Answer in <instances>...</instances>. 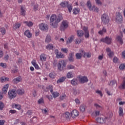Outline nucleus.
<instances>
[{
    "instance_id": "aec40b11",
    "label": "nucleus",
    "mask_w": 125,
    "mask_h": 125,
    "mask_svg": "<svg viewBox=\"0 0 125 125\" xmlns=\"http://www.w3.org/2000/svg\"><path fill=\"white\" fill-rule=\"evenodd\" d=\"M68 60L70 62H74V52H71L69 53Z\"/></svg>"
},
{
    "instance_id": "dca6fc26",
    "label": "nucleus",
    "mask_w": 125,
    "mask_h": 125,
    "mask_svg": "<svg viewBox=\"0 0 125 125\" xmlns=\"http://www.w3.org/2000/svg\"><path fill=\"white\" fill-rule=\"evenodd\" d=\"M9 85L8 84H6L4 85L2 90V94H6L7 92V89H8V87Z\"/></svg>"
},
{
    "instance_id": "58836bf2",
    "label": "nucleus",
    "mask_w": 125,
    "mask_h": 125,
    "mask_svg": "<svg viewBox=\"0 0 125 125\" xmlns=\"http://www.w3.org/2000/svg\"><path fill=\"white\" fill-rule=\"evenodd\" d=\"M107 32V30H106V28H103L102 30H100L99 31L98 33L99 35H103V34H105Z\"/></svg>"
},
{
    "instance_id": "0eeeda50",
    "label": "nucleus",
    "mask_w": 125,
    "mask_h": 125,
    "mask_svg": "<svg viewBox=\"0 0 125 125\" xmlns=\"http://www.w3.org/2000/svg\"><path fill=\"white\" fill-rule=\"evenodd\" d=\"M63 67H66V64L64 61H61L58 64V69L59 71H63Z\"/></svg>"
},
{
    "instance_id": "6ab92c4d",
    "label": "nucleus",
    "mask_w": 125,
    "mask_h": 125,
    "mask_svg": "<svg viewBox=\"0 0 125 125\" xmlns=\"http://www.w3.org/2000/svg\"><path fill=\"white\" fill-rule=\"evenodd\" d=\"M106 52L109 57L111 58L112 57L113 55H114V53L111 51V49H110V48H106Z\"/></svg>"
},
{
    "instance_id": "79ce46f5",
    "label": "nucleus",
    "mask_w": 125,
    "mask_h": 125,
    "mask_svg": "<svg viewBox=\"0 0 125 125\" xmlns=\"http://www.w3.org/2000/svg\"><path fill=\"white\" fill-rule=\"evenodd\" d=\"M76 44H80L82 42V39L81 38H77L75 40Z\"/></svg>"
},
{
    "instance_id": "49530a36",
    "label": "nucleus",
    "mask_w": 125,
    "mask_h": 125,
    "mask_svg": "<svg viewBox=\"0 0 125 125\" xmlns=\"http://www.w3.org/2000/svg\"><path fill=\"white\" fill-rule=\"evenodd\" d=\"M117 41H118V42H120L121 44H123V43H124V42L123 41V39L122 38V37H121V36H118L117 37Z\"/></svg>"
},
{
    "instance_id": "f257e3e1",
    "label": "nucleus",
    "mask_w": 125,
    "mask_h": 125,
    "mask_svg": "<svg viewBox=\"0 0 125 125\" xmlns=\"http://www.w3.org/2000/svg\"><path fill=\"white\" fill-rule=\"evenodd\" d=\"M62 20H63V17L60 15L58 17L56 15L53 14L51 15L50 19V25L54 28H57L59 26L58 23Z\"/></svg>"
},
{
    "instance_id": "ea45409f",
    "label": "nucleus",
    "mask_w": 125,
    "mask_h": 125,
    "mask_svg": "<svg viewBox=\"0 0 125 125\" xmlns=\"http://www.w3.org/2000/svg\"><path fill=\"white\" fill-rule=\"evenodd\" d=\"M77 33L78 37H83V30H78Z\"/></svg>"
},
{
    "instance_id": "393cba45",
    "label": "nucleus",
    "mask_w": 125,
    "mask_h": 125,
    "mask_svg": "<svg viewBox=\"0 0 125 125\" xmlns=\"http://www.w3.org/2000/svg\"><path fill=\"white\" fill-rule=\"evenodd\" d=\"M83 57H87V58H90L91 57V53L90 52H84L83 50Z\"/></svg>"
},
{
    "instance_id": "4d7b16f0",
    "label": "nucleus",
    "mask_w": 125,
    "mask_h": 125,
    "mask_svg": "<svg viewBox=\"0 0 125 125\" xmlns=\"http://www.w3.org/2000/svg\"><path fill=\"white\" fill-rule=\"evenodd\" d=\"M43 102H44L43 98H41L38 101V104H42Z\"/></svg>"
},
{
    "instance_id": "680f3d73",
    "label": "nucleus",
    "mask_w": 125,
    "mask_h": 125,
    "mask_svg": "<svg viewBox=\"0 0 125 125\" xmlns=\"http://www.w3.org/2000/svg\"><path fill=\"white\" fill-rule=\"evenodd\" d=\"M32 121L33 123H37V122H38V118H37V117L35 116H34L32 119Z\"/></svg>"
},
{
    "instance_id": "39448f33",
    "label": "nucleus",
    "mask_w": 125,
    "mask_h": 125,
    "mask_svg": "<svg viewBox=\"0 0 125 125\" xmlns=\"http://www.w3.org/2000/svg\"><path fill=\"white\" fill-rule=\"evenodd\" d=\"M69 27V23L67 21H63L61 25V31H65Z\"/></svg>"
},
{
    "instance_id": "603ef678",
    "label": "nucleus",
    "mask_w": 125,
    "mask_h": 125,
    "mask_svg": "<svg viewBox=\"0 0 125 125\" xmlns=\"http://www.w3.org/2000/svg\"><path fill=\"white\" fill-rule=\"evenodd\" d=\"M0 31L2 34V35H5L6 33L5 28L2 27L0 28Z\"/></svg>"
},
{
    "instance_id": "2f4dec72",
    "label": "nucleus",
    "mask_w": 125,
    "mask_h": 125,
    "mask_svg": "<svg viewBox=\"0 0 125 125\" xmlns=\"http://www.w3.org/2000/svg\"><path fill=\"white\" fill-rule=\"evenodd\" d=\"M18 94L19 95H23L24 93H25V90L24 89H19L17 90Z\"/></svg>"
},
{
    "instance_id": "412c9836",
    "label": "nucleus",
    "mask_w": 125,
    "mask_h": 125,
    "mask_svg": "<svg viewBox=\"0 0 125 125\" xmlns=\"http://www.w3.org/2000/svg\"><path fill=\"white\" fill-rule=\"evenodd\" d=\"M75 77V74L72 72H69L66 75V78L67 79H72Z\"/></svg>"
},
{
    "instance_id": "de8ad7c7",
    "label": "nucleus",
    "mask_w": 125,
    "mask_h": 125,
    "mask_svg": "<svg viewBox=\"0 0 125 125\" xmlns=\"http://www.w3.org/2000/svg\"><path fill=\"white\" fill-rule=\"evenodd\" d=\"M13 106H14L15 107V108L17 109L18 110H21V105H20V104H13Z\"/></svg>"
},
{
    "instance_id": "2eb2a0df",
    "label": "nucleus",
    "mask_w": 125,
    "mask_h": 125,
    "mask_svg": "<svg viewBox=\"0 0 125 125\" xmlns=\"http://www.w3.org/2000/svg\"><path fill=\"white\" fill-rule=\"evenodd\" d=\"M21 15L22 16H26V7L25 6H21Z\"/></svg>"
},
{
    "instance_id": "1a4fd4ad",
    "label": "nucleus",
    "mask_w": 125,
    "mask_h": 125,
    "mask_svg": "<svg viewBox=\"0 0 125 125\" xmlns=\"http://www.w3.org/2000/svg\"><path fill=\"white\" fill-rule=\"evenodd\" d=\"M83 49H81L79 53H77L75 55L76 59H82V57H83Z\"/></svg>"
},
{
    "instance_id": "473e14b6",
    "label": "nucleus",
    "mask_w": 125,
    "mask_h": 125,
    "mask_svg": "<svg viewBox=\"0 0 125 125\" xmlns=\"http://www.w3.org/2000/svg\"><path fill=\"white\" fill-rule=\"evenodd\" d=\"M24 35L27 37V38H31L32 37V33H30V31L28 30L24 32Z\"/></svg>"
},
{
    "instance_id": "7c9ffc66",
    "label": "nucleus",
    "mask_w": 125,
    "mask_h": 125,
    "mask_svg": "<svg viewBox=\"0 0 125 125\" xmlns=\"http://www.w3.org/2000/svg\"><path fill=\"white\" fill-rule=\"evenodd\" d=\"M87 6L89 8V10L91 11L92 10H93V7L91 6V2H90V1L88 0L87 2Z\"/></svg>"
},
{
    "instance_id": "3c124183",
    "label": "nucleus",
    "mask_w": 125,
    "mask_h": 125,
    "mask_svg": "<svg viewBox=\"0 0 125 125\" xmlns=\"http://www.w3.org/2000/svg\"><path fill=\"white\" fill-rule=\"evenodd\" d=\"M49 77L51 78V79H54L55 78V73L54 72H51L49 75Z\"/></svg>"
},
{
    "instance_id": "4468645a",
    "label": "nucleus",
    "mask_w": 125,
    "mask_h": 125,
    "mask_svg": "<svg viewBox=\"0 0 125 125\" xmlns=\"http://www.w3.org/2000/svg\"><path fill=\"white\" fill-rule=\"evenodd\" d=\"M21 82H22V77H21V76L16 77L13 80V83H14V84H17V83Z\"/></svg>"
},
{
    "instance_id": "69168bd1",
    "label": "nucleus",
    "mask_w": 125,
    "mask_h": 125,
    "mask_svg": "<svg viewBox=\"0 0 125 125\" xmlns=\"http://www.w3.org/2000/svg\"><path fill=\"white\" fill-rule=\"evenodd\" d=\"M75 102L77 104H81V102L79 99L76 98L75 99Z\"/></svg>"
},
{
    "instance_id": "a211bd4d",
    "label": "nucleus",
    "mask_w": 125,
    "mask_h": 125,
    "mask_svg": "<svg viewBox=\"0 0 125 125\" xmlns=\"http://www.w3.org/2000/svg\"><path fill=\"white\" fill-rule=\"evenodd\" d=\"M40 59L42 62H44L46 61V55L42 54L40 56Z\"/></svg>"
},
{
    "instance_id": "7ed1b4c3",
    "label": "nucleus",
    "mask_w": 125,
    "mask_h": 125,
    "mask_svg": "<svg viewBox=\"0 0 125 125\" xmlns=\"http://www.w3.org/2000/svg\"><path fill=\"white\" fill-rule=\"evenodd\" d=\"M17 95V92L15 89L9 90L8 93V97L9 99H13Z\"/></svg>"
},
{
    "instance_id": "4c0bfd02",
    "label": "nucleus",
    "mask_w": 125,
    "mask_h": 125,
    "mask_svg": "<svg viewBox=\"0 0 125 125\" xmlns=\"http://www.w3.org/2000/svg\"><path fill=\"white\" fill-rule=\"evenodd\" d=\"M120 89H125V79L123 81L122 83L119 86Z\"/></svg>"
},
{
    "instance_id": "c03bdc74",
    "label": "nucleus",
    "mask_w": 125,
    "mask_h": 125,
    "mask_svg": "<svg viewBox=\"0 0 125 125\" xmlns=\"http://www.w3.org/2000/svg\"><path fill=\"white\" fill-rule=\"evenodd\" d=\"M46 49L50 50L53 48V45L52 44H48L46 46Z\"/></svg>"
},
{
    "instance_id": "423d86ee",
    "label": "nucleus",
    "mask_w": 125,
    "mask_h": 125,
    "mask_svg": "<svg viewBox=\"0 0 125 125\" xmlns=\"http://www.w3.org/2000/svg\"><path fill=\"white\" fill-rule=\"evenodd\" d=\"M39 27L41 31H45L48 30V25L46 23H42L39 25Z\"/></svg>"
},
{
    "instance_id": "8fccbe9b",
    "label": "nucleus",
    "mask_w": 125,
    "mask_h": 125,
    "mask_svg": "<svg viewBox=\"0 0 125 125\" xmlns=\"http://www.w3.org/2000/svg\"><path fill=\"white\" fill-rule=\"evenodd\" d=\"M119 69L121 70H125V63H122L120 64Z\"/></svg>"
},
{
    "instance_id": "ddd939ff",
    "label": "nucleus",
    "mask_w": 125,
    "mask_h": 125,
    "mask_svg": "<svg viewBox=\"0 0 125 125\" xmlns=\"http://www.w3.org/2000/svg\"><path fill=\"white\" fill-rule=\"evenodd\" d=\"M83 31L84 32V37L86 39L89 37V31H88L87 27L84 26L83 28Z\"/></svg>"
},
{
    "instance_id": "6e6552de",
    "label": "nucleus",
    "mask_w": 125,
    "mask_h": 125,
    "mask_svg": "<svg viewBox=\"0 0 125 125\" xmlns=\"http://www.w3.org/2000/svg\"><path fill=\"white\" fill-rule=\"evenodd\" d=\"M101 42H105V43H107V44H111V42H112V38L106 37L105 38H102L101 40Z\"/></svg>"
},
{
    "instance_id": "c85d7f7f",
    "label": "nucleus",
    "mask_w": 125,
    "mask_h": 125,
    "mask_svg": "<svg viewBox=\"0 0 125 125\" xmlns=\"http://www.w3.org/2000/svg\"><path fill=\"white\" fill-rule=\"evenodd\" d=\"M119 115L120 117H123V116H124V109H123V107H119Z\"/></svg>"
},
{
    "instance_id": "6e6d98bb",
    "label": "nucleus",
    "mask_w": 125,
    "mask_h": 125,
    "mask_svg": "<svg viewBox=\"0 0 125 125\" xmlns=\"http://www.w3.org/2000/svg\"><path fill=\"white\" fill-rule=\"evenodd\" d=\"M6 63H3V62H0V67H2V68H4L5 69L6 68Z\"/></svg>"
},
{
    "instance_id": "a18cd8bd",
    "label": "nucleus",
    "mask_w": 125,
    "mask_h": 125,
    "mask_svg": "<svg viewBox=\"0 0 125 125\" xmlns=\"http://www.w3.org/2000/svg\"><path fill=\"white\" fill-rule=\"evenodd\" d=\"M67 69L68 70H72L73 69H75V66L72 64H68L67 66Z\"/></svg>"
},
{
    "instance_id": "9d476101",
    "label": "nucleus",
    "mask_w": 125,
    "mask_h": 125,
    "mask_svg": "<svg viewBox=\"0 0 125 125\" xmlns=\"http://www.w3.org/2000/svg\"><path fill=\"white\" fill-rule=\"evenodd\" d=\"M116 20L117 23H122L123 22V16L121 13H118L116 14Z\"/></svg>"
},
{
    "instance_id": "bf43d9fd",
    "label": "nucleus",
    "mask_w": 125,
    "mask_h": 125,
    "mask_svg": "<svg viewBox=\"0 0 125 125\" xmlns=\"http://www.w3.org/2000/svg\"><path fill=\"white\" fill-rule=\"evenodd\" d=\"M94 106L95 107H96V108H97V109H103V107L100 105L99 104H94Z\"/></svg>"
},
{
    "instance_id": "5fc2aeb1",
    "label": "nucleus",
    "mask_w": 125,
    "mask_h": 125,
    "mask_svg": "<svg viewBox=\"0 0 125 125\" xmlns=\"http://www.w3.org/2000/svg\"><path fill=\"white\" fill-rule=\"evenodd\" d=\"M61 51L64 53H68V49L66 48H62Z\"/></svg>"
},
{
    "instance_id": "a878e982",
    "label": "nucleus",
    "mask_w": 125,
    "mask_h": 125,
    "mask_svg": "<svg viewBox=\"0 0 125 125\" xmlns=\"http://www.w3.org/2000/svg\"><path fill=\"white\" fill-rule=\"evenodd\" d=\"M23 23V24H25L28 27H32L33 25V23L31 21H24Z\"/></svg>"
},
{
    "instance_id": "bb28decb",
    "label": "nucleus",
    "mask_w": 125,
    "mask_h": 125,
    "mask_svg": "<svg viewBox=\"0 0 125 125\" xmlns=\"http://www.w3.org/2000/svg\"><path fill=\"white\" fill-rule=\"evenodd\" d=\"M71 83L72 85H77L79 83V80L77 79H73L71 80Z\"/></svg>"
},
{
    "instance_id": "0e129e2a",
    "label": "nucleus",
    "mask_w": 125,
    "mask_h": 125,
    "mask_svg": "<svg viewBox=\"0 0 125 125\" xmlns=\"http://www.w3.org/2000/svg\"><path fill=\"white\" fill-rule=\"evenodd\" d=\"M66 97V96L65 94H63L62 96H61L60 98L61 100H63V99H65Z\"/></svg>"
},
{
    "instance_id": "b1692460",
    "label": "nucleus",
    "mask_w": 125,
    "mask_h": 125,
    "mask_svg": "<svg viewBox=\"0 0 125 125\" xmlns=\"http://www.w3.org/2000/svg\"><path fill=\"white\" fill-rule=\"evenodd\" d=\"M31 63L32 65L35 67V69L37 70H39V69H40V67L39 66V65L37 64V61H36V60H33Z\"/></svg>"
},
{
    "instance_id": "864d4df0",
    "label": "nucleus",
    "mask_w": 125,
    "mask_h": 125,
    "mask_svg": "<svg viewBox=\"0 0 125 125\" xmlns=\"http://www.w3.org/2000/svg\"><path fill=\"white\" fill-rule=\"evenodd\" d=\"M67 6L69 12H72V9H73V6H72V5H69L68 4Z\"/></svg>"
},
{
    "instance_id": "f704fd0d",
    "label": "nucleus",
    "mask_w": 125,
    "mask_h": 125,
    "mask_svg": "<svg viewBox=\"0 0 125 125\" xmlns=\"http://www.w3.org/2000/svg\"><path fill=\"white\" fill-rule=\"evenodd\" d=\"M0 81L1 83H3L4 82H8L9 81V78L4 77H2L0 78Z\"/></svg>"
},
{
    "instance_id": "f3484780",
    "label": "nucleus",
    "mask_w": 125,
    "mask_h": 125,
    "mask_svg": "<svg viewBox=\"0 0 125 125\" xmlns=\"http://www.w3.org/2000/svg\"><path fill=\"white\" fill-rule=\"evenodd\" d=\"M71 114L72 118H76L79 116V111L76 109H74L71 112Z\"/></svg>"
},
{
    "instance_id": "20e7f679",
    "label": "nucleus",
    "mask_w": 125,
    "mask_h": 125,
    "mask_svg": "<svg viewBox=\"0 0 125 125\" xmlns=\"http://www.w3.org/2000/svg\"><path fill=\"white\" fill-rule=\"evenodd\" d=\"M101 19H102V23L103 24H104L106 25V24H108L109 22L110 21V18L109 17V16L106 14H104L101 16Z\"/></svg>"
},
{
    "instance_id": "13d9d810",
    "label": "nucleus",
    "mask_w": 125,
    "mask_h": 125,
    "mask_svg": "<svg viewBox=\"0 0 125 125\" xmlns=\"http://www.w3.org/2000/svg\"><path fill=\"white\" fill-rule=\"evenodd\" d=\"M4 107V104H3V103L0 102V110L1 111L2 110Z\"/></svg>"
},
{
    "instance_id": "e2e57ef3",
    "label": "nucleus",
    "mask_w": 125,
    "mask_h": 125,
    "mask_svg": "<svg viewBox=\"0 0 125 125\" xmlns=\"http://www.w3.org/2000/svg\"><path fill=\"white\" fill-rule=\"evenodd\" d=\"M93 10L94 9V11H95V12H98L99 9H98V7H96V6H93Z\"/></svg>"
},
{
    "instance_id": "052dcab7",
    "label": "nucleus",
    "mask_w": 125,
    "mask_h": 125,
    "mask_svg": "<svg viewBox=\"0 0 125 125\" xmlns=\"http://www.w3.org/2000/svg\"><path fill=\"white\" fill-rule=\"evenodd\" d=\"M96 93H98L99 94V95H100V96L101 97H102V96H103V94L102 93V92L99 90H97L96 91Z\"/></svg>"
},
{
    "instance_id": "c9c22d12",
    "label": "nucleus",
    "mask_w": 125,
    "mask_h": 125,
    "mask_svg": "<svg viewBox=\"0 0 125 125\" xmlns=\"http://www.w3.org/2000/svg\"><path fill=\"white\" fill-rule=\"evenodd\" d=\"M45 42L46 43H48L51 42V37H50V35H47Z\"/></svg>"
},
{
    "instance_id": "a19ab883",
    "label": "nucleus",
    "mask_w": 125,
    "mask_h": 125,
    "mask_svg": "<svg viewBox=\"0 0 125 125\" xmlns=\"http://www.w3.org/2000/svg\"><path fill=\"white\" fill-rule=\"evenodd\" d=\"M85 108L86 106L85 104L81 105L80 107V111L81 112H84V111H85Z\"/></svg>"
},
{
    "instance_id": "09e8293b",
    "label": "nucleus",
    "mask_w": 125,
    "mask_h": 125,
    "mask_svg": "<svg viewBox=\"0 0 125 125\" xmlns=\"http://www.w3.org/2000/svg\"><path fill=\"white\" fill-rule=\"evenodd\" d=\"M64 116L65 118H66V119H69L70 118V117H71V114H70V113H69L68 112H66L64 114Z\"/></svg>"
},
{
    "instance_id": "f8f14e48",
    "label": "nucleus",
    "mask_w": 125,
    "mask_h": 125,
    "mask_svg": "<svg viewBox=\"0 0 125 125\" xmlns=\"http://www.w3.org/2000/svg\"><path fill=\"white\" fill-rule=\"evenodd\" d=\"M79 82L81 83H87L88 82V79L85 76L80 77H79Z\"/></svg>"
},
{
    "instance_id": "e433bc0d",
    "label": "nucleus",
    "mask_w": 125,
    "mask_h": 125,
    "mask_svg": "<svg viewBox=\"0 0 125 125\" xmlns=\"http://www.w3.org/2000/svg\"><path fill=\"white\" fill-rule=\"evenodd\" d=\"M80 11H81V10H80L79 8H76L73 10V14H75V15L79 14V13H80Z\"/></svg>"
},
{
    "instance_id": "c756f323",
    "label": "nucleus",
    "mask_w": 125,
    "mask_h": 125,
    "mask_svg": "<svg viewBox=\"0 0 125 125\" xmlns=\"http://www.w3.org/2000/svg\"><path fill=\"white\" fill-rule=\"evenodd\" d=\"M20 27H21V23L17 22L14 24L13 28L16 30L17 29H19Z\"/></svg>"
},
{
    "instance_id": "cd10ccee",
    "label": "nucleus",
    "mask_w": 125,
    "mask_h": 125,
    "mask_svg": "<svg viewBox=\"0 0 125 125\" xmlns=\"http://www.w3.org/2000/svg\"><path fill=\"white\" fill-rule=\"evenodd\" d=\"M65 80H66V77H62L57 81V83H61L65 82Z\"/></svg>"
},
{
    "instance_id": "774afa93",
    "label": "nucleus",
    "mask_w": 125,
    "mask_h": 125,
    "mask_svg": "<svg viewBox=\"0 0 125 125\" xmlns=\"http://www.w3.org/2000/svg\"><path fill=\"white\" fill-rule=\"evenodd\" d=\"M4 123H5V121H4L3 120H0V125H4Z\"/></svg>"
},
{
    "instance_id": "5701e85b",
    "label": "nucleus",
    "mask_w": 125,
    "mask_h": 125,
    "mask_svg": "<svg viewBox=\"0 0 125 125\" xmlns=\"http://www.w3.org/2000/svg\"><path fill=\"white\" fill-rule=\"evenodd\" d=\"M109 85H110L111 87H117V81H116V80L110 81Z\"/></svg>"
},
{
    "instance_id": "72a5a7b5",
    "label": "nucleus",
    "mask_w": 125,
    "mask_h": 125,
    "mask_svg": "<svg viewBox=\"0 0 125 125\" xmlns=\"http://www.w3.org/2000/svg\"><path fill=\"white\" fill-rule=\"evenodd\" d=\"M68 4L69 2L68 1H64L61 2L60 5L62 7H67Z\"/></svg>"
},
{
    "instance_id": "9b49d317",
    "label": "nucleus",
    "mask_w": 125,
    "mask_h": 125,
    "mask_svg": "<svg viewBox=\"0 0 125 125\" xmlns=\"http://www.w3.org/2000/svg\"><path fill=\"white\" fill-rule=\"evenodd\" d=\"M55 54H56V56L57 58H64V57H65L64 55L61 52H59L58 49L55 50Z\"/></svg>"
},
{
    "instance_id": "4be33fe9",
    "label": "nucleus",
    "mask_w": 125,
    "mask_h": 125,
    "mask_svg": "<svg viewBox=\"0 0 125 125\" xmlns=\"http://www.w3.org/2000/svg\"><path fill=\"white\" fill-rule=\"evenodd\" d=\"M75 39V36L73 35L71 36L70 37L68 38V40L66 41V43L69 44V43H71Z\"/></svg>"
},
{
    "instance_id": "338daca9",
    "label": "nucleus",
    "mask_w": 125,
    "mask_h": 125,
    "mask_svg": "<svg viewBox=\"0 0 125 125\" xmlns=\"http://www.w3.org/2000/svg\"><path fill=\"white\" fill-rule=\"evenodd\" d=\"M114 63H117L119 61V59L116 57H114L113 59Z\"/></svg>"
},
{
    "instance_id": "f03ea898",
    "label": "nucleus",
    "mask_w": 125,
    "mask_h": 125,
    "mask_svg": "<svg viewBox=\"0 0 125 125\" xmlns=\"http://www.w3.org/2000/svg\"><path fill=\"white\" fill-rule=\"evenodd\" d=\"M113 114L110 113L109 117H99L96 119V121L98 124H101L103 125V124H105V123H106V122H107L109 120V119H110V118H111Z\"/></svg>"
},
{
    "instance_id": "37998d69",
    "label": "nucleus",
    "mask_w": 125,
    "mask_h": 125,
    "mask_svg": "<svg viewBox=\"0 0 125 125\" xmlns=\"http://www.w3.org/2000/svg\"><path fill=\"white\" fill-rule=\"evenodd\" d=\"M52 94L54 98H56V97H58V96H59V93L58 92H53Z\"/></svg>"
}]
</instances>
